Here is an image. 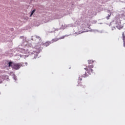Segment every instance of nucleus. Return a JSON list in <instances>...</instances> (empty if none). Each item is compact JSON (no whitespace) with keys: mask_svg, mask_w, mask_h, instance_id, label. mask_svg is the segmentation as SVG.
<instances>
[{"mask_svg":"<svg viewBox=\"0 0 125 125\" xmlns=\"http://www.w3.org/2000/svg\"><path fill=\"white\" fill-rule=\"evenodd\" d=\"M35 12H36V9H34L32 11L30 16H32V15H33V14H34V13H35Z\"/></svg>","mask_w":125,"mask_h":125,"instance_id":"1a4fd4ad","label":"nucleus"},{"mask_svg":"<svg viewBox=\"0 0 125 125\" xmlns=\"http://www.w3.org/2000/svg\"><path fill=\"white\" fill-rule=\"evenodd\" d=\"M32 41H35L36 42L40 43V42H42V38L37 36H33L32 37Z\"/></svg>","mask_w":125,"mask_h":125,"instance_id":"f03ea898","label":"nucleus"},{"mask_svg":"<svg viewBox=\"0 0 125 125\" xmlns=\"http://www.w3.org/2000/svg\"><path fill=\"white\" fill-rule=\"evenodd\" d=\"M21 67H22V64L20 63H14L13 66V68H14V69H15V70H18L20 69Z\"/></svg>","mask_w":125,"mask_h":125,"instance_id":"7ed1b4c3","label":"nucleus"},{"mask_svg":"<svg viewBox=\"0 0 125 125\" xmlns=\"http://www.w3.org/2000/svg\"><path fill=\"white\" fill-rule=\"evenodd\" d=\"M123 25H122V24L121 22L119 23L118 24H117L116 25V28L117 29H119V30H121V29H123Z\"/></svg>","mask_w":125,"mask_h":125,"instance_id":"20e7f679","label":"nucleus"},{"mask_svg":"<svg viewBox=\"0 0 125 125\" xmlns=\"http://www.w3.org/2000/svg\"><path fill=\"white\" fill-rule=\"evenodd\" d=\"M14 80H15V81H16V76H14Z\"/></svg>","mask_w":125,"mask_h":125,"instance_id":"4468645a","label":"nucleus"},{"mask_svg":"<svg viewBox=\"0 0 125 125\" xmlns=\"http://www.w3.org/2000/svg\"><path fill=\"white\" fill-rule=\"evenodd\" d=\"M111 30H112V31H115V30H116V27H111Z\"/></svg>","mask_w":125,"mask_h":125,"instance_id":"ddd939ff","label":"nucleus"},{"mask_svg":"<svg viewBox=\"0 0 125 125\" xmlns=\"http://www.w3.org/2000/svg\"><path fill=\"white\" fill-rule=\"evenodd\" d=\"M65 37V36H62L61 37L59 38V40H62L63 39H64Z\"/></svg>","mask_w":125,"mask_h":125,"instance_id":"9b49d317","label":"nucleus"},{"mask_svg":"<svg viewBox=\"0 0 125 125\" xmlns=\"http://www.w3.org/2000/svg\"><path fill=\"white\" fill-rule=\"evenodd\" d=\"M93 68V65H88L86 66V68H84V70H85V74L82 75V76L79 77V81H78V84L77 86H80V89H83V88H85V86L83 85L81 81H82V77L83 78H86V77H88L89 75H91V73H93V70L92 69Z\"/></svg>","mask_w":125,"mask_h":125,"instance_id":"f257e3e1","label":"nucleus"},{"mask_svg":"<svg viewBox=\"0 0 125 125\" xmlns=\"http://www.w3.org/2000/svg\"><path fill=\"white\" fill-rule=\"evenodd\" d=\"M122 37H123V46H124L125 47V33L124 32H123V34H122Z\"/></svg>","mask_w":125,"mask_h":125,"instance_id":"39448f33","label":"nucleus"},{"mask_svg":"<svg viewBox=\"0 0 125 125\" xmlns=\"http://www.w3.org/2000/svg\"><path fill=\"white\" fill-rule=\"evenodd\" d=\"M88 64H93V62H94L93 61L90 60L88 61Z\"/></svg>","mask_w":125,"mask_h":125,"instance_id":"6e6552de","label":"nucleus"},{"mask_svg":"<svg viewBox=\"0 0 125 125\" xmlns=\"http://www.w3.org/2000/svg\"><path fill=\"white\" fill-rule=\"evenodd\" d=\"M51 44V42H46L45 43H43V45L44 46H48V45H49V44Z\"/></svg>","mask_w":125,"mask_h":125,"instance_id":"423d86ee","label":"nucleus"},{"mask_svg":"<svg viewBox=\"0 0 125 125\" xmlns=\"http://www.w3.org/2000/svg\"><path fill=\"white\" fill-rule=\"evenodd\" d=\"M58 41H59V38H55V39L52 40L51 42L52 43H53V42H57Z\"/></svg>","mask_w":125,"mask_h":125,"instance_id":"0eeeda50","label":"nucleus"},{"mask_svg":"<svg viewBox=\"0 0 125 125\" xmlns=\"http://www.w3.org/2000/svg\"><path fill=\"white\" fill-rule=\"evenodd\" d=\"M110 17H111V14L108 15V16L106 17V19H107V20H109V19H110Z\"/></svg>","mask_w":125,"mask_h":125,"instance_id":"f8f14e48","label":"nucleus"},{"mask_svg":"<svg viewBox=\"0 0 125 125\" xmlns=\"http://www.w3.org/2000/svg\"><path fill=\"white\" fill-rule=\"evenodd\" d=\"M8 66L9 67H11L12 66V62H8Z\"/></svg>","mask_w":125,"mask_h":125,"instance_id":"9d476101","label":"nucleus"}]
</instances>
